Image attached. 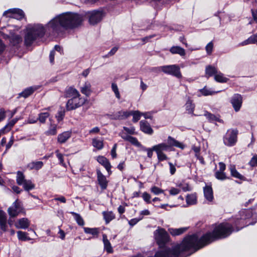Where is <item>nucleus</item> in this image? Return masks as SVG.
<instances>
[{
  "label": "nucleus",
  "instance_id": "64",
  "mask_svg": "<svg viewBox=\"0 0 257 257\" xmlns=\"http://www.w3.org/2000/svg\"><path fill=\"white\" fill-rule=\"evenodd\" d=\"M123 130L127 133L130 134H134L135 133V128L133 127L128 128L126 127H123Z\"/></svg>",
  "mask_w": 257,
  "mask_h": 257
},
{
  "label": "nucleus",
  "instance_id": "16",
  "mask_svg": "<svg viewBox=\"0 0 257 257\" xmlns=\"http://www.w3.org/2000/svg\"><path fill=\"white\" fill-rule=\"evenodd\" d=\"M72 132L70 131L64 132L57 136V142L60 144L65 143L71 137Z\"/></svg>",
  "mask_w": 257,
  "mask_h": 257
},
{
  "label": "nucleus",
  "instance_id": "62",
  "mask_svg": "<svg viewBox=\"0 0 257 257\" xmlns=\"http://www.w3.org/2000/svg\"><path fill=\"white\" fill-rule=\"evenodd\" d=\"M116 144H115L113 147H112L111 150V155L112 158H115L116 157Z\"/></svg>",
  "mask_w": 257,
  "mask_h": 257
},
{
  "label": "nucleus",
  "instance_id": "26",
  "mask_svg": "<svg viewBox=\"0 0 257 257\" xmlns=\"http://www.w3.org/2000/svg\"><path fill=\"white\" fill-rule=\"evenodd\" d=\"M170 51L173 54H179L182 57L186 54L185 50L180 46H173L170 48Z\"/></svg>",
  "mask_w": 257,
  "mask_h": 257
},
{
  "label": "nucleus",
  "instance_id": "9",
  "mask_svg": "<svg viewBox=\"0 0 257 257\" xmlns=\"http://www.w3.org/2000/svg\"><path fill=\"white\" fill-rule=\"evenodd\" d=\"M24 212L22 203L18 200H16L8 209V213L11 217H16L19 214Z\"/></svg>",
  "mask_w": 257,
  "mask_h": 257
},
{
  "label": "nucleus",
  "instance_id": "36",
  "mask_svg": "<svg viewBox=\"0 0 257 257\" xmlns=\"http://www.w3.org/2000/svg\"><path fill=\"white\" fill-rule=\"evenodd\" d=\"M24 189L27 191H29L35 188V185L30 180H27L22 185Z\"/></svg>",
  "mask_w": 257,
  "mask_h": 257
},
{
  "label": "nucleus",
  "instance_id": "2",
  "mask_svg": "<svg viewBox=\"0 0 257 257\" xmlns=\"http://www.w3.org/2000/svg\"><path fill=\"white\" fill-rule=\"evenodd\" d=\"M172 147H176L182 150L185 147L183 143L178 142L171 137L168 138L167 143H162L154 146V150L157 154L159 161L161 162L168 159L167 156L164 152L170 150Z\"/></svg>",
  "mask_w": 257,
  "mask_h": 257
},
{
  "label": "nucleus",
  "instance_id": "24",
  "mask_svg": "<svg viewBox=\"0 0 257 257\" xmlns=\"http://www.w3.org/2000/svg\"><path fill=\"white\" fill-rule=\"evenodd\" d=\"M240 218L238 221V224H243L244 220L246 218H249L252 216L251 211L250 210H243L240 212Z\"/></svg>",
  "mask_w": 257,
  "mask_h": 257
},
{
  "label": "nucleus",
  "instance_id": "34",
  "mask_svg": "<svg viewBox=\"0 0 257 257\" xmlns=\"http://www.w3.org/2000/svg\"><path fill=\"white\" fill-rule=\"evenodd\" d=\"M43 166V163L42 161L32 162L28 165V167L30 169L39 170Z\"/></svg>",
  "mask_w": 257,
  "mask_h": 257
},
{
  "label": "nucleus",
  "instance_id": "11",
  "mask_svg": "<svg viewBox=\"0 0 257 257\" xmlns=\"http://www.w3.org/2000/svg\"><path fill=\"white\" fill-rule=\"evenodd\" d=\"M230 103L235 111H238L242 103V97L241 95L239 94H234L230 99Z\"/></svg>",
  "mask_w": 257,
  "mask_h": 257
},
{
  "label": "nucleus",
  "instance_id": "14",
  "mask_svg": "<svg viewBox=\"0 0 257 257\" xmlns=\"http://www.w3.org/2000/svg\"><path fill=\"white\" fill-rule=\"evenodd\" d=\"M30 222L27 218L18 219L15 223V227L18 229H26L30 226Z\"/></svg>",
  "mask_w": 257,
  "mask_h": 257
},
{
  "label": "nucleus",
  "instance_id": "40",
  "mask_svg": "<svg viewBox=\"0 0 257 257\" xmlns=\"http://www.w3.org/2000/svg\"><path fill=\"white\" fill-rule=\"evenodd\" d=\"M18 238L19 240L22 241L30 240L31 238L28 236V233L22 231H19L17 232Z\"/></svg>",
  "mask_w": 257,
  "mask_h": 257
},
{
  "label": "nucleus",
  "instance_id": "4",
  "mask_svg": "<svg viewBox=\"0 0 257 257\" xmlns=\"http://www.w3.org/2000/svg\"><path fill=\"white\" fill-rule=\"evenodd\" d=\"M63 29L73 28L82 22V18L77 14L67 12L59 15Z\"/></svg>",
  "mask_w": 257,
  "mask_h": 257
},
{
  "label": "nucleus",
  "instance_id": "28",
  "mask_svg": "<svg viewBox=\"0 0 257 257\" xmlns=\"http://www.w3.org/2000/svg\"><path fill=\"white\" fill-rule=\"evenodd\" d=\"M102 240L104 244V249L108 252V253H111L113 251V249L111 246V245L109 242V241L108 240L107 236L106 234H103L102 235Z\"/></svg>",
  "mask_w": 257,
  "mask_h": 257
},
{
  "label": "nucleus",
  "instance_id": "27",
  "mask_svg": "<svg viewBox=\"0 0 257 257\" xmlns=\"http://www.w3.org/2000/svg\"><path fill=\"white\" fill-rule=\"evenodd\" d=\"M187 230V227H181L179 228H169L168 231L173 236L179 235L183 234Z\"/></svg>",
  "mask_w": 257,
  "mask_h": 257
},
{
  "label": "nucleus",
  "instance_id": "61",
  "mask_svg": "<svg viewBox=\"0 0 257 257\" xmlns=\"http://www.w3.org/2000/svg\"><path fill=\"white\" fill-rule=\"evenodd\" d=\"M168 164L170 167V172L171 175H173L175 174L176 172V168L175 166L171 162H169Z\"/></svg>",
  "mask_w": 257,
  "mask_h": 257
},
{
  "label": "nucleus",
  "instance_id": "42",
  "mask_svg": "<svg viewBox=\"0 0 257 257\" xmlns=\"http://www.w3.org/2000/svg\"><path fill=\"white\" fill-rule=\"evenodd\" d=\"M131 115H133V121L137 122L142 116V112L138 110L130 111Z\"/></svg>",
  "mask_w": 257,
  "mask_h": 257
},
{
  "label": "nucleus",
  "instance_id": "23",
  "mask_svg": "<svg viewBox=\"0 0 257 257\" xmlns=\"http://www.w3.org/2000/svg\"><path fill=\"white\" fill-rule=\"evenodd\" d=\"M9 31H10V41L13 45H17L22 42V38L19 35L11 33V30H9Z\"/></svg>",
  "mask_w": 257,
  "mask_h": 257
},
{
  "label": "nucleus",
  "instance_id": "39",
  "mask_svg": "<svg viewBox=\"0 0 257 257\" xmlns=\"http://www.w3.org/2000/svg\"><path fill=\"white\" fill-rule=\"evenodd\" d=\"M83 229L85 233L90 234L94 236H97L98 234V229L97 228L84 227Z\"/></svg>",
  "mask_w": 257,
  "mask_h": 257
},
{
  "label": "nucleus",
  "instance_id": "52",
  "mask_svg": "<svg viewBox=\"0 0 257 257\" xmlns=\"http://www.w3.org/2000/svg\"><path fill=\"white\" fill-rule=\"evenodd\" d=\"M142 198L143 200L147 203H150L151 202V195L148 193L147 192H144L142 194Z\"/></svg>",
  "mask_w": 257,
  "mask_h": 257
},
{
  "label": "nucleus",
  "instance_id": "59",
  "mask_svg": "<svg viewBox=\"0 0 257 257\" xmlns=\"http://www.w3.org/2000/svg\"><path fill=\"white\" fill-rule=\"evenodd\" d=\"M64 114V111H60L58 112L57 115L56 116L58 121H60L63 119Z\"/></svg>",
  "mask_w": 257,
  "mask_h": 257
},
{
  "label": "nucleus",
  "instance_id": "35",
  "mask_svg": "<svg viewBox=\"0 0 257 257\" xmlns=\"http://www.w3.org/2000/svg\"><path fill=\"white\" fill-rule=\"evenodd\" d=\"M26 180L23 172L21 171L17 172L16 182L19 185H22Z\"/></svg>",
  "mask_w": 257,
  "mask_h": 257
},
{
  "label": "nucleus",
  "instance_id": "31",
  "mask_svg": "<svg viewBox=\"0 0 257 257\" xmlns=\"http://www.w3.org/2000/svg\"><path fill=\"white\" fill-rule=\"evenodd\" d=\"M229 170L232 176L240 180H243L244 177L236 170L235 167L234 165H230L229 167Z\"/></svg>",
  "mask_w": 257,
  "mask_h": 257
},
{
  "label": "nucleus",
  "instance_id": "5",
  "mask_svg": "<svg viewBox=\"0 0 257 257\" xmlns=\"http://www.w3.org/2000/svg\"><path fill=\"white\" fill-rule=\"evenodd\" d=\"M86 17L91 25H95L100 22L105 16L102 10H97L88 11L85 14Z\"/></svg>",
  "mask_w": 257,
  "mask_h": 257
},
{
  "label": "nucleus",
  "instance_id": "45",
  "mask_svg": "<svg viewBox=\"0 0 257 257\" xmlns=\"http://www.w3.org/2000/svg\"><path fill=\"white\" fill-rule=\"evenodd\" d=\"M57 134V125L52 124L49 129L46 132L47 135L54 136Z\"/></svg>",
  "mask_w": 257,
  "mask_h": 257
},
{
  "label": "nucleus",
  "instance_id": "32",
  "mask_svg": "<svg viewBox=\"0 0 257 257\" xmlns=\"http://www.w3.org/2000/svg\"><path fill=\"white\" fill-rule=\"evenodd\" d=\"M186 202L188 205H192L197 203V197L195 194H188L186 196Z\"/></svg>",
  "mask_w": 257,
  "mask_h": 257
},
{
  "label": "nucleus",
  "instance_id": "44",
  "mask_svg": "<svg viewBox=\"0 0 257 257\" xmlns=\"http://www.w3.org/2000/svg\"><path fill=\"white\" fill-rule=\"evenodd\" d=\"M71 213L74 216L75 219L78 225L80 226L84 225V221L79 214L73 212H71Z\"/></svg>",
  "mask_w": 257,
  "mask_h": 257
},
{
  "label": "nucleus",
  "instance_id": "22",
  "mask_svg": "<svg viewBox=\"0 0 257 257\" xmlns=\"http://www.w3.org/2000/svg\"><path fill=\"white\" fill-rule=\"evenodd\" d=\"M140 128L144 133L151 135L153 133V130L151 128L150 124L146 121L141 120L140 122Z\"/></svg>",
  "mask_w": 257,
  "mask_h": 257
},
{
  "label": "nucleus",
  "instance_id": "25",
  "mask_svg": "<svg viewBox=\"0 0 257 257\" xmlns=\"http://www.w3.org/2000/svg\"><path fill=\"white\" fill-rule=\"evenodd\" d=\"M204 195L205 199L210 202L213 199V191L211 187L206 186L204 188Z\"/></svg>",
  "mask_w": 257,
  "mask_h": 257
},
{
  "label": "nucleus",
  "instance_id": "43",
  "mask_svg": "<svg viewBox=\"0 0 257 257\" xmlns=\"http://www.w3.org/2000/svg\"><path fill=\"white\" fill-rule=\"evenodd\" d=\"M111 87L112 91L114 92L115 94V97L117 99H119L120 98V95L117 84L115 83H112L111 85Z\"/></svg>",
  "mask_w": 257,
  "mask_h": 257
},
{
  "label": "nucleus",
  "instance_id": "49",
  "mask_svg": "<svg viewBox=\"0 0 257 257\" xmlns=\"http://www.w3.org/2000/svg\"><path fill=\"white\" fill-rule=\"evenodd\" d=\"M55 154L58 160L60 161V163L61 165L65 166V164L64 161V155L60 153L58 150L55 151Z\"/></svg>",
  "mask_w": 257,
  "mask_h": 257
},
{
  "label": "nucleus",
  "instance_id": "15",
  "mask_svg": "<svg viewBox=\"0 0 257 257\" xmlns=\"http://www.w3.org/2000/svg\"><path fill=\"white\" fill-rule=\"evenodd\" d=\"M0 229L4 232L8 229L7 216L3 210H0Z\"/></svg>",
  "mask_w": 257,
  "mask_h": 257
},
{
  "label": "nucleus",
  "instance_id": "58",
  "mask_svg": "<svg viewBox=\"0 0 257 257\" xmlns=\"http://www.w3.org/2000/svg\"><path fill=\"white\" fill-rule=\"evenodd\" d=\"M145 150L147 152V156L149 158H151L153 155V151H155L154 150V146L150 148H146Z\"/></svg>",
  "mask_w": 257,
  "mask_h": 257
},
{
  "label": "nucleus",
  "instance_id": "6",
  "mask_svg": "<svg viewBox=\"0 0 257 257\" xmlns=\"http://www.w3.org/2000/svg\"><path fill=\"white\" fill-rule=\"evenodd\" d=\"M155 239L158 245L162 247L169 241L170 237L167 231L162 228H158L154 233Z\"/></svg>",
  "mask_w": 257,
  "mask_h": 257
},
{
  "label": "nucleus",
  "instance_id": "53",
  "mask_svg": "<svg viewBox=\"0 0 257 257\" xmlns=\"http://www.w3.org/2000/svg\"><path fill=\"white\" fill-rule=\"evenodd\" d=\"M127 139H128V142L131 143L132 144L137 147L141 146V144L138 142V140L136 138L131 136V138H128Z\"/></svg>",
  "mask_w": 257,
  "mask_h": 257
},
{
  "label": "nucleus",
  "instance_id": "19",
  "mask_svg": "<svg viewBox=\"0 0 257 257\" xmlns=\"http://www.w3.org/2000/svg\"><path fill=\"white\" fill-rule=\"evenodd\" d=\"M184 106L188 113L193 114L195 105V104L193 103V100H192L189 96H187Z\"/></svg>",
  "mask_w": 257,
  "mask_h": 257
},
{
  "label": "nucleus",
  "instance_id": "46",
  "mask_svg": "<svg viewBox=\"0 0 257 257\" xmlns=\"http://www.w3.org/2000/svg\"><path fill=\"white\" fill-rule=\"evenodd\" d=\"M151 192L155 195H158L160 194H164V190L156 186H152L150 189Z\"/></svg>",
  "mask_w": 257,
  "mask_h": 257
},
{
  "label": "nucleus",
  "instance_id": "3",
  "mask_svg": "<svg viewBox=\"0 0 257 257\" xmlns=\"http://www.w3.org/2000/svg\"><path fill=\"white\" fill-rule=\"evenodd\" d=\"M65 94L66 97L70 98L66 105L67 110L75 109L82 106L86 101V99L81 96L79 92L74 87L67 88Z\"/></svg>",
  "mask_w": 257,
  "mask_h": 257
},
{
  "label": "nucleus",
  "instance_id": "55",
  "mask_svg": "<svg viewBox=\"0 0 257 257\" xmlns=\"http://www.w3.org/2000/svg\"><path fill=\"white\" fill-rule=\"evenodd\" d=\"M180 190L178 188L172 187L169 190V193L171 195H176L179 193Z\"/></svg>",
  "mask_w": 257,
  "mask_h": 257
},
{
  "label": "nucleus",
  "instance_id": "63",
  "mask_svg": "<svg viewBox=\"0 0 257 257\" xmlns=\"http://www.w3.org/2000/svg\"><path fill=\"white\" fill-rule=\"evenodd\" d=\"M100 131V129L98 127L96 126L89 131L90 134H98Z\"/></svg>",
  "mask_w": 257,
  "mask_h": 257
},
{
  "label": "nucleus",
  "instance_id": "33",
  "mask_svg": "<svg viewBox=\"0 0 257 257\" xmlns=\"http://www.w3.org/2000/svg\"><path fill=\"white\" fill-rule=\"evenodd\" d=\"M214 80L218 82L225 83L228 81V79L222 73L217 72L214 75Z\"/></svg>",
  "mask_w": 257,
  "mask_h": 257
},
{
  "label": "nucleus",
  "instance_id": "57",
  "mask_svg": "<svg viewBox=\"0 0 257 257\" xmlns=\"http://www.w3.org/2000/svg\"><path fill=\"white\" fill-rule=\"evenodd\" d=\"M142 219L143 217H140L139 218H133L128 221V223L131 226H134Z\"/></svg>",
  "mask_w": 257,
  "mask_h": 257
},
{
  "label": "nucleus",
  "instance_id": "38",
  "mask_svg": "<svg viewBox=\"0 0 257 257\" xmlns=\"http://www.w3.org/2000/svg\"><path fill=\"white\" fill-rule=\"evenodd\" d=\"M217 72V69L214 67L209 65L206 67L205 73L207 77L212 76L213 75H215Z\"/></svg>",
  "mask_w": 257,
  "mask_h": 257
},
{
  "label": "nucleus",
  "instance_id": "37",
  "mask_svg": "<svg viewBox=\"0 0 257 257\" xmlns=\"http://www.w3.org/2000/svg\"><path fill=\"white\" fill-rule=\"evenodd\" d=\"M102 214L106 223H109L115 217V215L112 211H104Z\"/></svg>",
  "mask_w": 257,
  "mask_h": 257
},
{
  "label": "nucleus",
  "instance_id": "51",
  "mask_svg": "<svg viewBox=\"0 0 257 257\" xmlns=\"http://www.w3.org/2000/svg\"><path fill=\"white\" fill-rule=\"evenodd\" d=\"M204 116L208 120L210 121H213L217 119V117L215 115L208 112H205L204 113Z\"/></svg>",
  "mask_w": 257,
  "mask_h": 257
},
{
  "label": "nucleus",
  "instance_id": "20",
  "mask_svg": "<svg viewBox=\"0 0 257 257\" xmlns=\"http://www.w3.org/2000/svg\"><path fill=\"white\" fill-rule=\"evenodd\" d=\"M191 151H192L196 158L199 161L200 163L202 164H205V161L203 157L200 155L201 147L200 146L193 145L191 147Z\"/></svg>",
  "mask_w": 257,
  "mask_h": 257
},
{
  "label": "nucleus",
  "instance_id": "54",
  "mask_svg": "<svg viewBox=\"0 0 257 257\" xmlns=\"http://www.w3.org/2000/svg\"><path fill=\"white\" fill-rule=\"evenodd\" d=\"M213 48V44L212 42L209 43L206 46L205 49L208 54H210L212 51Z\"/></svg>",
  "mask_w": 257,
  "mask_h": 257
},
{
  "label": "nucleus",
  "instance_id": "17",
  "mask_svg": "<svg viewBox=\"0 0 257 257\" xmlns=\"http://www.w3.org/2000/svg\"><path fill=\"white\" fill-rule=\"evenodd\" d=\"M97 181L102 189H105L107 186L108 181L99 170L97 171Z\"/></svg>",
  "mask_w": 257,
  "mask_h": 257
},
{
  "label": "nucleus",
  "instance_id": "21",
  "mask_svg": "<svg viewBox=\"0 0 257 257\" xmlns=\"http://www.w3.org/2000/svg\"><path fill=\"white\" fill-rule=\"evenodd\" d=\"M250 44L257 45V33L251 35L247 39L239 44V46H243Z\"/></svg>",
  "mask_w": 257,
  "mask_h": 257
},
{
  "label": "nucleus",
  "instance_id": "60",
  "mask_svg": "<svg viewBox=\"0 0 257 257\" xmlns=\"http://www.w3.org/2000/svg\"><path fill=\"white\" fill-rule=\"evenodd\" d=\"M140 217H144V216H148L151 214L150 211L148 209H145L141 211L140 213Z\"/></svg>",
  "mask_w": 257,
  "mask_h": 257
},
{
  "label": "nucleus",
  "instance_id": "47",
  "mask_svg": "<svg viewBox=\"0 0 257 257\" xmlns=\"http://www.w3.org/2000/svg\"><path fill=\"white\" fill-rule=\"evenodd\" d=\"M49 116L48 112H41L39 114L38 119L41 123H45L46 119Z\"/></svg>",
  "mask_w": 257,
  "mask_h": 257
},
{
  "label": "nucleus",
  "instance_id": "12",
  "mask_svg": "<svg viewBox=\"0 0 257 257\" xmlns=\"http://www.w3.org/2000/svg\"><path fill=\"white\" fill-rule=\"evenodd\" d=\"M81 92L87 97L90 96L92 92V85L90 81L86 80L80 86Z\"/></svg>",
  "mask_w": 257,
  "mask_h": 257
},
{
  "label": "nucleus",
  "instance_id": "48",
  "mask_svg": "<svg viewBox=\"0 0 257 257\" xmlns=\"http://www.w3.org/2000/svg\"><path fill=\"white\" fill-rule=\"evenodd\" d=\"M17 121L18 119L17 118L11 120L3 129H4V131H5V130L7 131H9Z\"/></svg>",
  "mask_w": 257,
  "mask_h": 257
},
{
  "label": "nucleus",
  "instance_id": "1",
  "mask_svg": "<svg viewBox=\"0 0 257 257\" xmlns=\"http://www.w3.org/2000/svg\"><path fill=\"white\" fill-rule=\"evenodd\" d=\"M63 29L59 15L51 19L46 25L37 24L28 26L25 31V44L31 46L38 38L44 36L45 33H59Z\"/></svg>",
  "mask_w": 257,
  "mask_h": 257
},
{
  "label": "nucleus",
  "instance_id": "29",
  "mask_svg": "<svg viewBox=\"0 0 257 257\" xmlns=\"http://www.w3.org/2000/svg\"><path fill=\"white\" fill-rule=\"evenodd\" d=\"M92 145L97 150H100L103 149L104 146L103 140L98 138H93L92 140Z\"/></svg>",
  "mask_w": 257,
  "mask_h": 257
},
{
  "label": "nucleus",
  "instance_id": "30",
  "mask_svg": "<svg viewBox=\"0 0 257 257\" xmlns=\"http://www.w3.org/2000/svg\"><path fill=\"white\" fill-rule=\"evenodd\" d=\"M199 92H200V94H198V96L199 97H200L202 95H203V96L212 95L217 93L218 91H212L211 89H208L206 86H205L202 89H199Z\"/></svg>",
  "mask_w": 257,
  "mask_h": 257
},
{
  "label": "nucleus",
  "instance_id": "13",
  "mask_svg": "<svg viewBox=\"0 0 257 257\" xmlns=\"http://www.w3.org/2000/svg\"><path fill=\"white\" fill-rule=\"evenodd\" d=\"M96 160L99 164L102 165L106 169L108 173V175H110L111 173V166L108 160L105 157L102 156H98L96 158Z\"/></svg>",
  "mask_w": 257,
  "mask_h": 257
},
{
  "label": "nucleus",
  "instance_id": "7",
  "mask_svg": "<svg viewBox=\"0 0 257 257\" xmlns=\"http://www.w3.org/2000/svg\"><path fill=\"white\" fill-rule=\"evenodd\" d=\"M238 131L236 130H229L223 137L225 145L231 147L234 146L237 141Z\"/></svg>",
  "mask_w": 257,
  "mask_h": 257
},
{
  "label": "nucleus",
  "instance_id": "10",
  "mask_svg": "<svg viewBox=\"0 0 257 257\" xmlns=\"http://www.w3.org/2000/svg\"><path fill=\"white\" fill-rule=\"evenodd\" d=\"M4 16L20 20L24 17V13L23 11L20 9H11L5 12Z\"/></svg>",
  "mask_w": 257,
  "mask_h": 257
},
{
  "label": "nucleus",
  "instance_id": "8",
  "mask_svg": "<svg viewBox=\"0 0 257 257\" xmlns=\"http://www.w3.org/2000/svg\"><path fill=\"white\" fill-rule=\"evenodd\" d=\"M160 71H161L165 73L173 75L178 78L182 77V74L180 72V68L178 65H171L163 66L159 68Z\"/></svg>",
  "mask_w": 257,
  "mask_h": 257
},
{
  "label": "nucleus",
  "instance_id": "50",
  "mask_svg": "<svg viewBox=\"0 0 257 257\" xmlns=\"http://www.w3.org/2000/svg\"><path fill=\"white\" fill-rule=\"evenodd\" d=\"M215 177L220 180H224L227 178L226 174L224 172H218L215 173Z\"/></svg>",
  "mask_w": 257,
  "mask_h": 257
},
{
  "label": "nucleus",
  "instance_id": "41",
  "mask_svg": "<svg viewBox=\"0 0 257 257\" xmlns=\"http://www.w3.org/2000/svg\"><path fill=\"white\" fill-rule=\"evenodd\" d=\"M131 115V113L128 111H119L118 112L115 117L116 119H124Z\"/></svg>",
  "mask_w": 257,
  "mask_h": 257
},
{
  "label": "nucleus",
  "instance_id": "18",
  "mask_svg": "<svg viewBox=\"0 0 257 257\" xmlns=\"http://www.w3.org/2000/svg\"><path fill=\"white\" fill-rule=\"evenodd\" d=\"M40 87V86L39 85H34L24 89L21 93H20L19 95L24 98H27L35 91L38 90Z\"/></svg>",
  "mask_w": 257,
  "mask_h": 257
},
{
  "label": "nucleus",
  "instance_id": "56",
  "mask_svg": "<svg viewBox=\"0 0 257 257\" xmlns=\"http://www.w3.org/2000/svg\"><path fill=\"white\" fill-rule=\"evenodd\" d=\"M249 165L252 166H257V155L254 156L249 162Z\"/></svg>",
  "mask_w": 257,
  "mask_h": 257
}]
</instances>
